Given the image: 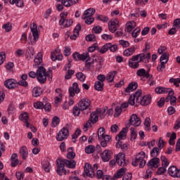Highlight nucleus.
Returning <instances> with one entry per match:
<instances>
[{
  "mask_svg": "<svg viewBox=\"0 0 180 180\" xmlns=\"http://www.w3.org/2000/svg\"><path fill=\"white\" fill-rule=\"evenodd\" d=\"M96 19L97 20H101V22H109V18L106 15H97Z\"/></svg>",
  "mask_w": 180,
  "mask_h": 180,
  "instance_id": "52",
  "label": "nucleus"
},
{
  "mask_svg": "<svg viewBox=\"0 0 180 180\" xmlns=\"http://www.w3.org/2000/svg\"><path fill=\"white\" fill-rule=\"evenodd\" d=\"M42 168L46 172H50V162L47 160H44L42 162Z\"/></svg>",
  "mask_w": 180,
  "mask_h": 180,
  "instance_id": "40",
  "label": "nucleus"
},
{
  "mask_svg": "<svg viewBox=\"0 0 180 180\" xmlns=\"http://www.w3.org/2000/svg\"><path fill=\"white\" fill-rule=\"evenodd\" d=\"M133 174L131 173H127L123 176L122 180H131Z\"/></svg>",
  "mask_w": 180,
  "mask_h": 180,
  "instance_id": "64",
  "label": "nucleus"
},
{
  "mask_svg": "<svg viewBox=\"0 0 180 180\" xmlns=\"http://www.w3.org/2000/svg\"><path fill=\"white\" fill-rule=\"evenodd\" d=\"M19 117L21 122H23V123L25 124L26 127H30V123H29V115L27 112L21 113Z\"/></svg>",
  "mask_w": 180,
  "mask_h": 180,
  "instance_id": "22",
  "label": "nucleus"
},
{
  "mask_svg": "<svg viewBox=\"0 0 180 180\" xmlns=\"http://www.w3.org/2000/svg\"><path fill=\"white\" fill-rule=\"evenodd\" d=\"M78 2H79V0H61L62 5L66 8H70V6H72V5L78 4Z\"/></svg>",
  "mask_w": 180,
  "mask_h": 180,
  "instance_id": "28",
  "label": "nucleus"
},
{
  "mask_svg": "<svg viewBox=\"0 0 180 180\" xmlns=\"http://www.w3.org/2000/svg\"><path fill=\"white\" fill-rule=\"evenodd\" d=\"M113 155V153L112 150H105L102 153H101V158L103 162H108L111 158L112 156Z\"/></svg>",
  "mask_w": 180,
  "mask_h": 180,
  "instance_id": "16",
  "label": "nucleus"
},
{
  "mask_svg": "<svg viewBox=\"0 0 180 180\" xmlns=\"http://www.w3.org/2000/svg\"><path fill=\"white\" fill-rule=\"evenodd\" d=\"M60 50L59 49H56L53 52L51 53V59L52 60V61H56V60H57V56L56 55V53L60 54Z\"/></svg>",
  "mask_w": 180,
  "mask_h": 180,
  "instance_id": "53",
  "label": "nucleus"
},
{
  "mask_svg": "<svg viewBox=\"0 0 180 180\" xmlns=\"http://www.w3.org/2000/svg\"><path fill=\"white\" fill-rule=\"evenodd\" d=\"M60 123V118L58 117H53L52 120L51 126L52 127H57V125Z\"/></svg>",
  "mask_w": 180,
  "mask_h": 180,
  "instance_id": "57",
  "label": "nucleus"
},
{
  "mask_svg": "<svg viewBox=\"0 0 180 180\" xmlns=\"http://www.w3.org/2000/svg\"><path fill=\"white\" fill-rule=\"evenodd\" d=\"M115 162L118 165L124 167L126 165V155L124 153H119L115 155Z\"/></svg>",
  "mask_w": 180,
  "mask_h": 180,
  "instance_id": "9",
  "label": "nucleus"
},
{
  "mask_svg": "<svg viewBox=\"0 0 180 180\" xmlns=\"http://www.w3.org/2000/svg\"><path fill=\"white\" fill-rule=\"evenodd\" d=\"M160 160L162 162V165L163 167L167 168L168 165H169V161H168V159L165 156H161Z\"/></svg>",
  "mask_w": 180,
  "mask_h": 180,
  "instance_id": "46",
  "label": "nucleus"
},
{
  "mask_svg": "<svg viewBox=\"0 0 180 180\" xmlns=\"http://www.w3.org/2000/svg\"><path fill=\"white\" fill-rule=\"evenodd\" d=\"M17 158H18V155L16 153H14L11 155V167H16V165L19 164V160H18Z\"/></svg>",
  "mask_w": 180,
  "mask_h": 180,
  "instance_id": "38",
  "label": "nucleus"
},
{
  "mask_svg": "<svg viewBox=\"0 0 180 180\" xmlns=\"http://www.w3.org/2000/svg\"><path fill=\"white\" fill-rule=\"evenodd\" d=\"M4 86L8 89H15L18 86V81L15 79H8L4 82Z\"/></svg>",
  "mask_w": 180,
  "mask_h": 180,
  "instance_id": "13",
  "label": "nucleus"
},
{
  "mask_svg": "<svg viewBox=\"0 0 180 180\" xmlns=\"http://www.w3.org/2000/svg\"><path fill=\"white\" fill-rule=\"evenodd\" d=\"M136 26V22L129 21L126 23L125 31L127 32V33H131V32H133V29H134Z\"/></svg>",
  "mask_w": 180,
  "mask_h": 180,
  "instance_id": "26",
  "label": "nucleus"
},
{
  "mask_svg": "<svg viewBox=\"0 0 180 180\" xmlns=\"http://www.w3.org/2000/svg\"><path fill=\"white\" fill-rule=\"evenodd\" d=\"M145 130L148 131L151 128V120L148 117L146 118L144 122Z\"/></svg>",
  "mask_w": 180,
  "mask_h": 180,
  "instance_id": "47",
  "label": "nucleus"
},
{
  "mask_svg": "<svg viewBox=\"0 0 180 180\" xmlns=\"http://www.w3.org/2000/svg\"><path fill=\"white\" fill-rule=\"evenodd\" d=\"M91 106V100L87 98H83L79 101L78 107L80 110H86Z\"/></svg>",
  "mask_w": 180,
  "mask_h": 180,
  "instance_id": "7",
  "label": "nucleus"
},
{
  "mask_svg": "<svg viewBox=\"0 0 180 180\" xmlns=\"http://www.w3.org/2000/svg\"><path fill=\"white\" fill-rule=\"evenodd\" d=\"M137 86H139V84H137V82H131L125 89V92H127V93L133 92V91H135V89H137Z\"/></svg>",
  "mask_w": 180,
  "mask_h": 180,
  "instance_id": "33",
  "label": "nucleus"
},
{
  "mask_svg": "<svg viewBox=\"0 0 180 180\" xmlns=\"http://www.w3.org/2000/svg\"><path fill=\"white\" fill-rule=\"evenodd\" d=\"M106 109H108L106 107L104 108H98L96 112H93L90 115L89 122L93 124L96 123L98 120V116H100L101 119H105V116H106Z\"/></svg>",
  "mask_w": 180,
  "mask_h": 180,
  "instance_id": "1",
  "label": "nucleus"
},
{
  "mask_svg": "<svg viewBox=\"0 0 180 180\" xmlns=\"http://www.w3.org/2000/svg\"><path fill=\"white\" fill-rule=\"evenodd\" d=\"M168 96L170 99L171 105L175 104V103L176 102V97L174 96V91L170 90L168 93Z\"/></svg>",
  "mask_w": 180,
  "mask_h": 180,
  "instance_id": "42",
  "label": "nucleus"
},
{
  "mask_svg": "<svg viewBox=\"0 0 180 180\" xmlns=\"http://www.w3.org/2000/svg\"><path fill=\"white\" fill-rule=\"evenodd\" d=\"M105 136V128L101 127L99 128L98 130V139L99 141L102 140L103 139V136Z\"/></svg>",
  "mask_w": 180,
  "mask_h": 180,
  "instance_id": "49",
  "label": "nucleus"
},
{
  "mask_svg": "<svg viewBox=\"0 0 180 180\" xmlns=\"http://www.w3.org/2000/svg\"><path fill=\"white\" fill-rule=\"evenodd\" d=\"M79 87L77 82L73 83L72 86L69 88L70 96H75V94H79Z\"/></svg>",
  "mask_w": 180,
  "mask_h": 180,
  "instance_id": "19",
  "label": "nucleus"
},
{
  "mask_svg": "<svg viewBox=\"0 0 180 180\" xmlns=\"http://www.w3.org/2000/svg\"><path fill=\"white\" fill-rule=\"evenodd\" d=\"M62 162L63 165H65V167H67L68 168H70L72 169H74V168H75V167L77 166V162H75V160L62 159Z\"/></svg>",
  "mask_w": 180,
  "mask_h": 180,
  "instance_id": "23",
  "label": "nucleus"
},
{
  "mask_svg": "<svg viewBox=\"0 0 180 180\" xmlns=\"http://www.w3.org/2000/svg\"><path fill=\"white\" fill-rule=\"evenodd\" d=\"M169 81L171 84H174V85L176 86V88L179 86L180 78H170Z\"/></svg>",
  "mask_w": 180,
  "mask_h": 180,
  "instance_id": "55",
  "label": "nucleus"
},
{
  "mask_svg": "<svg viewBox=\"0 0 180 180\" xmlns=\"http://www.w3.org/2000/svg\"><path fill=\"white\" fill-rule=\"evenodd\" d=\"M146 162V153L141 151L136 155L135 160L132 161V165L137 167L139 164V168H144Z\"/></svg>",
  "mask_w": 180,
  "mask_h": 180,
  "instance_id": "2",
  "label": "nucleus"
},
{
  "mask_svg": "<svg viewBox=\"0 0 180 180\" xmlns=\"http://www.w3.org/2000/svg\"><path fill=\"white\" fill-rule=\"evenodd\" d=\"M86 41H96V37L94 34H90L86 37Z\"/></svg>",
  "mask_w": 180,
  "mask_h": 180,
  "instance_id": "60",
  "label": "nucleus"
},
{
  "mask_svg": "<svg viewBox=\"0 0 180 180\" xmlns=\"http://www.w3.org/2000/svg\"><path fill=\"white\" fill-rule=\"evenodd\" d=\"M175 140H176V134H175V132H173L170 136L169 144L170 146H175Z\"/></svg>",
  "mask_w": 180,
  "mask_h": 180,
  "instance_id": "48",
  "label": "nucleus"
},
{
  "mask_svg": "<svg viewBox=\"0 0 180 180\" xmlns=\"http://www.w3.org/2000/svg\"><path fill=\"white\" fill-rule=\"evenodd\" d=\"M76 77L79 81H81V82H84V81H85L86 77L85 75H84L82 72H78L76 74Z\"/></svg>",
  "mask_w": 180,
  "mask_h": 180,
  "instance_id": "58",
  "label": "nucleus"
},
{
  "mask_svg": "<svg viewBox=\"0 0 180 180\" xmlns=\"http://www.w3.org/2000/svg\"><path fill=\"white\" fill-rule=\"evenodd\" d=\"M168 174L172 178H180V169L175 166H170L168 168Z\"/></svg>",
  "mask_w": 180,
  "mask_h": 180,
  "instance_id": "10",
  "label": "nucleus"
},
{
  "mask_svg": "<svg viewBox=\"0 0 180 180\" xmlns=\"http://www.w3.org/2000/svg\"><path fill=\"white\" fill-rule=\"evenodd\" d=\"M147 165L149 168H158L160 167V158H153L148 162Z\"/></svg>",
  "mask_w": 180,
  "mask_h": 180,
  "instance_id": "20",
  "label": "nucleus"
},
{
  "mask_svg": "<svg viewBox=\"0 0 180 180\" xmlns=\"http://www.w3.org/2000/svg\"><path fill=\"white\" fill-rule=\"evenodd\" d=\"M141 94H143L141 90H138L136 92L134 93V94L131 95L129 98V105H131V106H133L136 103V102L139 103V98L140 96H141Z\"/></svg>",
  "mask_w": 180,
  "mask_h": 180,
  "instance_id": "6",
  "label": "nucleus"
},
{
  "mask_svg": "<svg viewBox=\"0 0 180 180\" xmlns=\"http://www.w3.org/2000/svg\"><path fill=\"white\" fill-rule=\"evenodd\" d=\"M81 31V25L77 24L73 30V34L70 36L71 40H76L77 37L79 36V32Z\"/></svg>",
  "mask_w": 180,
  "mask_h": 180,
  "instance_id": "25",
  "label": "nucleus"
},
{
  "mask_svg": "<svg viewBox=\"0 0 180 180\" xmlns=\"http://www.w3.org/2000/svg\"><path fill=\"white\" fill-rule=\"evenodd\" d=\"M84 174L86 176H90V178L95 176V172H94V169L89 163H85L84 165Z\"/></svg>",
  "mask_w": 180,
  "mask_h": 180,
  "instance_id": "14",
  "label": "nucleus"
},
{
  "mask_svg": "<svg viewBox=\"0 0 180 180\" xmlns=\"http://www.w3.org/2000/svg\"><path fill=\"white\" fill-rule=\"evenodd\" d=\"M96 91H102L103 89V83L101 82H96L94 84Z\"/></svg>",
  "mask_w": 180,
  "mask_h": 180,
  "instance_id": "51",
  "label": "nucleus"
},
{
  "mask_svg": "<svg viewBox=\"0 0 180 180\" xmlns=\"http://www.w3.org/2000/svg\"><path fill=\"white\" fill-rule=\"evenodd\" d=\"M85 153L86 154H92L95 153V146L92 145H89L85 148Z\"/></svg>",
  "mask_w": 180,
  "mask_h": 180,
  "instance_id": "50",
  "label": "nucleus"
},
{
  "mask_svg": "<svg viewBox=\"0 0 180 180\" xmlns=\"http://www.w3.org/2000/svg\"><path fill=\"white\" fill-rule=\"evenodd\" d=\"M136 75L141 77V79L145 80L144 78H153V75H150L148 72H146L144 68L139 69L136 72Z\"/></svg>",
  "mask_w": 180,
  "mask_h": 180,
  "instance_id": "18",
  "label": "nucleus"
},
{
  "mask_svg": "<svg viewBox=\"0 0 180 180\" xmlns=\"http://www.w3.org/2000/svg\"><path fill=\"white\" fill-rule=\"evenodd\" d=\"M136 49V46H132L131 47L124 51V56H125V57H130V56H133V54H134Z\"/></svg>",
  "mask_w": 180,
  "mask_h": 180,
  "instance_id": "29",
  "label": "nucleus"
},
{
  "mask_svg": "<svg viewBox=\"0 0 180 180\" xmlns=\"http://www.w3.org/2000/svg\"><path fill=\"white\" fill-rule=\"evenodd\" d=\"M56 165H57V169L56 172L58 175H63L64 174V163L63 162L62 159H57L56 160Z\"/></svg>",
  "mask_w": 180,
  "mask_h": 180,
  "instance_id": "17",
  "label": "nucleus"
},
{
  "mask_svg": "<svg viewBox=\"0 0 180 180\" xmlns=\"http://www.w3.org/2000/svg\"><path fill=\"white\" fill-rule=\"evenodd\" d=\"M95 15V8H89L84 12V15L82 16V19L85 20L86 18H92V15Z\"/></svg>",
  "mask_w": 180,
  "mask_h": 180,
  "instance_id": "24",
  "label": "nucleus"
},
{
  "mask_svg": "<svg viewBox=\"0 0 180 180\" xmlns=\"http://www.w3.org/2000/svg\"><path fill=\"white\" fill-rule=\"evenodd\" d=\"M122 110H123L122 109L121 107L117 106L115 108V112L114 114V117H119V116H120V114L122 113Z\"/></svg>",
  "mask_w": 180,
  "mask_h": 180,
  "instance_id": "59",
  "label": "nucleus"
},
{
  "mask_svg": "<svg viewBox=\"0 0 180 180\" xmlns=\"http://www.w3.org/2000/svg\"><path fill=\"white\" fill-rule=\"evenodd\" d=\"M11 5H16L18 8L23 6V0H10Z\"/></svg>",
  "mask_w": 180,
  "mask_h": 180,
  "instance_id": "41",
  "label": "nucleus"
},
{
  "mask_svg": "<svg viewBox=\"0 0 180 180\" xmlns=\"http://www.w3.org/2000/svg\"><path fill=\"white\" fill-rule=\"evenodd\" d=\"M165 64H167V63L160 62V64L158 65L157 69H158V71H159V72H162V71L165 68Z\"/></svg>",
  "mask_w": 180,
  "mask_h": 180,
  "instance_id": "61",
  "label": "nucleus"
},
{
  "mask_svg": "<svg viewBox=\"0 0 180 180\" xmlns=\"http://www.w3.org/2000/svg\"><path fill=\"white\" fill-rule=\"evenodd\" d=\"M30 30L32 32L34 41L30 42V44L33 46V44H36V41H37V40H39V30H37V25H36L35 22H33L31 25Z\"/></svg>",
  "mask_w": 180,
  "mask_h": 180,
  "instance_id": "4",
  "label": "nucleus"
},
{
  "mask_svg": "<svg viewBox=\"0 0 180 180\" xmlns=\"http://www.w3.org/2000/svg\"><path fill=\"white\" fill-rule=\"evenodd\" d=\"M126 136H127V129L123 128L120 132V134H117L116 136L115 140H117V141H120V140H124V139H126Z\"/></svg>",
  "mask_w": 180,
  "mask_h": 180,
  "instance_id": "27",
  "label": "nucleus"
},
{
  "mask_svg": "<svg viewBox=\"0 0 180 180\" xmlns=\"http://www.w3.org/2000/svg\"><path fill=\"white\" fill-rule=\"evenodd\" d=\"M126 168L125 167H122L121 169H120L115 174L113 178H115V179H119V178H122V175H124V174H126Z\"/></svg>",
  "mask_w": 180,
  "mask_h": 180,
  "instance_id": "36",
  "label": "nucleus"
},
{
  "mask_svg": "<svg viewBox=\"0 0 180 180\" xmlns=\"http://www.w3.org/2000/svg\"><path fill=\"white\" fill-rule=\"evenodd\" d=\"M169 60V53H165L160 56V63H168Z\"/></svg>",
  "mask_w": 180,
  "mask_h": 180,
  "instance_id": "45",
  "label": "nucleus"
},
{
  "mask_svg": "<svg viewBox=\"0 0 180 180\" xmlns=\"http://www.w3.org/2000/svg\"><path fill=\"white\" fill-rule=\"evenodd\" d=\"M139 101V103H140L142 106H147V105H150V103H151V96L146 94L141 96V94Z\"/></svg>",
  "mask_w": 180,
  "mask_h": 180,
  "instance_id": "12",
  "label": "nucleus"
},
{
  "mask_svg": "<svg viewBox=\"0 0 180 180\" xmlns=\"http://www.w3.org/2000/svg\"><path fill=\"white\" fill-rule=\"evenodd\" d=\"M160 148L154 147L150 151V156L153 158H157V157H158V154H160Z\"/></svg>",
  "mask_w": 180,
  "mask_h": 180,
  "instance_id": "44",
  "label": "nucleus"
},
{
  "mask_svg": "<svg viewBox=\"0 0 180 180\" xmlns=\"http://www.w3.org/2000/svg\"><path fill=\"white\" fill-rule=\"evenodd\" d=\"M67 158H68V160H74V158H75V153H74L72 148L68 149Z\"/></svg>",
  "mask_w": 180,
  "mask_h": 180,
  "instance_id": "43",
  "label": "nucleus"
},
{
  "mask_svg": "<svg viewBox=\"0 0 180 180\" xmlns=\"http://www.w3.org/2000/svg\"><path fill=\"white\" fill-rule=\"evenodd\" d=\"M37 79L39 84H44L47 81V72L44 67H39L37 70Z\"/></svg>",
  "mask_w": 180,
  "mask_h": 180,
  "instance_id": "3",
  "label": "nucleus"
},
{
  "mask_svg": "<svg viewBox=\"0 0 180 180\" xmlns=\"http://www.w3.org/2000/svg\"><path fill=\"white\" fill-rule=\"evenodd\" d=\"M34 108H35V109H43L44 108V104L41 101H38L34 103Z\"/></svg>",
  "mask_w": 180,
  "mask_h": 180,
  "instance_id": "63",
  "label": "nucleus"
},
{
  "mask_svg": "<svg viewBox=\"0 0 180 180\" xmlns=\"http://www.w3.org/2000/svg\"><path fill=\"white\" fill-rule=\"evenodd\" d=\"M141 63L137 55L132 56L131 59L129 60V67L131 68H139Z\"/></svg>",
  "mask_w": 180,
  "mask_h": 180,
  "instance_id": "11",
  "label": "nucleus"
},
{
  "mask_svg": "<svg viewBox=\"0 0 180 180\" xmlns=\"http://www.w3.org/2000/svg\"><path fill=\"white\" fill-rule=\"evenodd\" d=\"M117 75V72L112 70L109 72L106 75V80L108 82H113L115 81V77Z\"/></svg>",
  "mask_w": 180,
  "mask_h": 180,
  "instance_id": "30",
  "label": "nucleus"
},
{
  "mask_svg": "<svg viewBox=\"0 0 180 180\" xmlns=\"http://www.w3.org/2000/svg\"><path fill=\"white\" fill-rule=\"evenodd\" d=\"M130 124L135 127H139L141 124V120L136 114H133L129 119Z\"/></svg>",
  "mask_w": 180,
  "mask_h": 180,
  "instance_id": "15",
  "label": "nucleus"
},
{
  "mask_svg": "<svg viewBox=\"0 0 180 180\" xmlns=\"http://www.w3.org/2000/svg\"><path fill=\"white\" fill-rule=\"evenodd\" d=\"M138 56V59L139 61H143V63H148L150 60V58H151V53H139L136 55Z\"/></svg>",
  "mask_w": 180,
  "mask_h": 180,
  "instance_id": "21",
  "label": "nucleus"
},
{
  "mask_svg": "<svg viewBox=\"0 0 180 180\" xmlns=\"http://www.w3.org/2000/svg\"><path fill=\"white\" fill-rule=\"evenodd\" d=\"M34 56V49L32 46H28L25 53V57L27 60H30Z\"/></svg>",
  "mask_w": 180,
  "mask_h": 180,
  "instance_id": "31",
  "label": "nucleus"
},
{
  "mask_svg": "<svg viewBox=\"0 0 180 180\" xmlns=\"http://www.w3.org/2000/svg\"><path fill=\"white\" fill-rule=\"evenodd\" d=\"M141 32V29L140 27H136L132 32H131V36L134 39L136 37H138L139 34H140V32Z\"/></svg>",
  "mask_w": 180,
  "mask_h": 180,
  "instance_id": "56",
  "label": "nucleus"
},
{
  "mask_svg": "<svg viewBox=\"0 0 180 180\" xmlns=\"http://www.w3.org/2000/svg\"><path fill=\"white\" fill-rule=\"evenodd\" d=\"M20 155L22 157V160H26L27 155H29V152L27 151V148L22 146L20 149Z\"/></svg>",
  "mask_w": 180,
  "mask_h": 180,
  "instance_id": "35",
  "label": "nucleus"
},
{
  "mask_svg": "<svg viewBox=\"0 0 180 180\" xmlns=\"http://www.w3.org/2000/svg\"><path fill=\"white\" fill-rule=\"evenodd\" d=\"M43 94V90H41V88L37 86V87H34L32 89V96H34V98H37L39 96H40V95H41Z\"/></svg>",
  "mask_w": 180,
  "mask_h": 180,
  "instance_id": "34",
  "label": "nucleus"
},
{
  "mask_svg": "<svg viewBox=\"0 0 180 180\" xmlns=\"http://www.w3.org/2000/svg\"><path fill=\"white\" fill-rule=\"evenodd\" d=\"M91 57L89 56V53L86 52L82 54L81 61H85V63H86L87 61H89Z\"/></svg>",
  "mask_w": 180,
  "mask_h": 180,
  "instance_id": "54",
  "label": "nucleus"
},
{
  "mask_svg": "<svg viewBox=\"0 0 180 180\" xmlns=\"http://www.w3.org/2000/svg\"><path fill=\"white\" fill-rule=\"evenodd\" d=\"M69 134L70 132L68 131V129H67V127H63L56 136L57 141H63V140L68 139Z\"/></svg>",
  "mask_w": 180,
  "mask_h": 180,
  "instance_id": "5",
  "label": "nucleus"
},
{
  "mask_svg": "<svg viewBox=\"0 0 180 180\" xmlns=\"http://www.w3.org/2000/svg\"><path fill=\"white\" fill-rule=\"evenodd\" d=\"M117 26H119V20L114 18L109 21L108 27L110 33H115L117 30Z\"/></svg>",
  "mask_w": 180,
  "mask_h": 180,
  "instance_id": "8",
  "label": "nucleus"
},
{
  "mask_svg": "<svg viewBox=\"0 0 180 180\" xmlns=\"http://www.w3.org/2000/svg\"><path fill=\"white\" fill-rule=\"evenodd\" d=\"M81 109H79V106H75L73 108V115L74 116H79V114L81 113Z\"/></svg>",
  "mask_w": 180,
  "mask_h": 180,
  "instance_id": "62",
  "label": "nucleus"
},
{
  "mask_svg": "<svg viewBox=\"0 0 180 180\" xmlns=\"http://www.w3.org/2000/svg\"><path fill=\"white\" fill-rule=\"evenodd\" d=\"M34 65H40L43 63V53L39 52L34 59Z\"/></svg>",
  "mask_w": 180,
  "mask_h": 180,
  "instance_id": "32",
  "label": "nucleus"
},
{
  "mask_svg": "<svg viewBox=\"0 0 180 180\" xmlns=\"http://www.w3.org/2000/svg\"><path fill=\"white\" fill-rule=\"evenodd\" d=\"M155 92L158 94H169L171 90L162 86H158L155 89Z\"/></svg>",
  "mask_w": 180,
  "mask_h": 180,
  "instance_id": "37",
  "label": "nucleus"
},
{
  "mask_svg": "<svg viewBox=\"0 0 180 180\" xmlns=\"http://www.w3.org/2000/svg\"><path fill=\"white\" fill-rule=\"evenodd\" d=\"M109 46H110V43H107L104 44L101 48H98L97 51L101 53V54H105V53L109 50Z\"/></svg>",
  "mask_w": 180,
  "mask_h": 180,
  "instance_id": "39",
  "label": "nucleus"
}]
</instances>
